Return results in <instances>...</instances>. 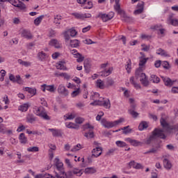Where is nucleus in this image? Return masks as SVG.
I'll return each mask as SVG.
<instances>
[{
  "label": "nucleus",
  "mask_w": 178,
  "mask_h": 178,
  "mask_svg": "<svg viewBox=\"0 0 178 178\" xmlns=\"http://www.w3.org/2000/svg\"><path fill=\"white\" fill-rule=\"evenodd\" d=\"M56 163L54 165V176L49 175L47 178H67V175L65 172V168H63V163L60 162L59 158L55 159Z\"/></svg>",
  "instance_id": "nucleus-1"
},
{
  "label": "nucleus",
  "mask_w": 178,
  "mask_h": 178,
  "mask_svg": "<svg viewBox=\"0 0 178 178\" xmlns=\"http://www.w3.org/2000/svg\"><path fill=\"white\" fill-rule=\"evenodd\" d=\"M165 131L163 129L156 128L152 132L151 136L146 140H143V143L147 145H149L152 141L156 140V138H161V140H165L166 138V135L163 134Z\"/></svg>",
  "instance_id": "nucleus-2"
},
{
  "label": "nucleus",
  "mask_w": 178,
  "mask_h": 178,
  "mask_svg": "<svg viewBox=\"0 0 178 178\" xmlns=\"http://www.w3.org/2000/svg\"><path fill=\"white\" fill-rule=\"evenodd\" d=\"M160 123L165 131L167 133H170V131L173 132L178 138V123L175 125H170L163 118H161Z\"/></svg>",
  "instance_id": "nucleus-3"
},
{
  "label": "nucleus",
  "mask_w": 178,
  "mask_h": 178,
  "mask_svg": "<svg viewBox=\"0 0 178 178\" xmlns=\"http://www.w3.org/2000/svg\"><path fill=\"white\" fill-rule=\"evenodd\" d=\"M102 154V147H96L92 150V155L88 158L89 163L92 162V158H98Z\"/></svg>",
  "instance_id": "nucleus-4"
},
{
  "label": "nucleus",
  "mask_w": 178,
  "mask_h": 178,
  "mask_svg": "<svg viewBox=\"0 0 178 178\" xmlns=\"http://www.w3.org/2000/svg\"><path fill=\"white\" fill-rule=\"evenodd\" d=\"M90 105H99L100 106H104L106 109H111V101L109 99L108 100H95L93 102L90 103Z\"/></svg>",
  "instance_id": "nucleus-5"
},
{
  "label": "nucleus",
  "mask_w": 178,
  "mask_h": 178,
  "mask_svg": "<svg viewBox=\"0 0 178 178\" xmlns=\"http://www.w3.org/2000/svg\"><path fill=\"white\" fill-rule=\"evenodd\" d=\"M114 16H115V13H110L108 14L100 13L97 16V17L102 19V22H109V20H112V19H113Z\"/></svg>",
  "instance_id": "nucleus-6"
},
{
  "label": "nucleus",
  "mask_w": 178,
  "mask_h": 178,
  "mask_svg": "<svg viewBox=\"0 0 178 178\" xmlns=\"http://www.w3.org/2000/svg\"><path fill=\"white\" fill-rule=\"evenodd\" d=\"M77 35V31L74 29H70L64 33V38L67 42L70 40V37H76Z\"/></svg>",
  "instance_id": "nucleus-7"
},
{
  "label": "nucleus",
  "mask_w": 178,
  "mask_h": 178,
  "mask_svg": "<svg viewBox=\"0 0 178 178\" xmlns=\"http://www.w3.org/2000/svg\"><path fill=\"white\" fill-rule=\"evenodd\" d=\"M57 91L58 94H60V95H63V97H67V95H69V90L66 89L63 84L58 86Z\"/></svg>",
  "instance_id": "nucleus-8"
},
{
  "label": "nucleus",
  "mask_w": 178,
  "mask_h": 178,
  "mask_svg": "<svg viewBox=\"0 0 178 178\" xmlns=\"http://www.w3.org/2000/svg\"><path fill=\"white\" fill-rule=\"evenodd\" d=\"M9 80H10V81H12L13 83H17V84H23V79H22L20 75H17L16 76H15V75L10 74Z\"/></svg>",
  "instance_id": "nucleus-9"
},
{
  "label": "nucleus",
  "mask_w": 178,
  "mask_h": 178,
  "mask_svg": "<svg viewBox=\"0 0 178 178\" xmlns=\"http://www.w3.org/2000/svg\"><path fill=\"white\" fill-rule=\"evenodd\" d=\"M42 88L43 92H45V91H49V92H55L56 90V88H55V85H47L43 84L42 85Z\"/></svg>",
  "instance_id": "nucleus-10"
},
{
  "label": "nucleus",
  "mask_w": 178,
  "mask_h": 178,
  "mask_svg": "<svg viewBox=\"0 0 178 178\" xmlns=\"http://www.w3.org/2000/svg\"><path fill=\"white\" fill-rule=\"evenodd\" d=\"M161 79H162L165 86H166V87H172V86H173V84H175V81H172L169 77L161 76Z\"/></svg>",
  "instance_id": "nucleus-11"
},
{
  "label": "nucleus",
  "mask_w": 178,
  "mask_h": 178,
  "mask_svg": "<svg viewBox=\"0 0 178 178\" xmlns=\"http://www.w3.org/2000/svg\"><path fill=\"white\" fill-rule=\"evenodd\" d=\"M115 2V5H114V9L116 13H118V15H120V16L125 12L124 10L120 9V0H114Z\"/></svg>",
  "instance_id": "nucleus-12"
},
{
  "label": "nucleus",
  "mask_w": 178,
  "mask_h": 178,
  "mask_svg": "<svg viewBox=\"0 0 178 178\" xmlns=\"http://www.w3.org/2000/svg\"><path fill=\"white\" fill-rule=\"evenodd\" d=\"M125 140L128 141V143H129L134 147H138V146L141 147L143 144V142L138 141L137 140L131 139L130 138H127Z\"/></svg>",
  "instance_id": "nucleus-13"
},
{
  "label": "nucleus",
  "mask_w": 178,
  "mask_h": 178,
  "mask_svg": "<svg viewBox=\"0 0 178 178\" xmlns=\"http://www.w3.org/2000/svg\"><path fill=\"white\" fill-rule=\"evenodd\" d=\"M21 35L22 37H24V38H26L27 40H31V38H33V35L31 34V32L26 29H24L22 31Z\"/></svg>",
  "instance_id": "nucleus-14"
},
{
  "label": "nucleus",
  "mask_w": 178,
  "mask_h": 178,
  "mask_svg": "<svg viewBox=\"0 0 178 178\" xmlns=\"http://www.w3.org/2000/svg\"><path fill=\"white\" fill-rule=\"evenodd\" d=\"M113 86H115V81L113 80V79H112L111 77L106 78V81H105L106 88H109L110 87H113Z\"/></svg>",
  "instance_id": "nucleus-15"
},
{
  "label": "nucleus",
  "mask_w": 178,
  "mask_h": 178,
  "mask_svg": "<svg viewBox=\"0 0 178 178\" xmlns=\"http://www.w3.org/2000/svg\"><path fill=\"white\" fill-rule=\"evenodd\" d=\"M121 17H122V20L124 22H126L127 23H131L134 19L131 17L127 16V14H126V11H124L122 15H121Z\"/></svg>",
  "instance_id": "nucleus-16"
},
{
  "label": "nucleus",
  "mask_w": 178,
  "mask_h": 178,
  "mask_svg": "<svg viewBox=\"0 0 178 178\" xmlns=\"http://www.w3.org/2000/svg\"><path fill=\"white\" fill-rule=\"evenodd\" d=\"M136 77L138 79V77H140L142 79L143 77H145V73L143 72V67H139L135 72Z\"/></svg>",
  "instance_id": "nucleus-17"
},
{
  "label": "nucleus",
  "mask_w": 178,
  "mask_h": 178,
  "mask_svg": "<svg viewBox=\"0 0 178 178\" xmlns=\"http://www.w3.org/2000/svg\"><path fill=\"white\" fill-rule=\"evenodd\" d=\"M163 163L165 169L167 170H170L172 169V163H170V161L168 159H164L163 160Z\"/></svg>",
  "instance_id": "nucleus-18"
},
{
  "label": "nucleus",
  "mask_w": 178,
  "mask_h": 178,
  "mask_svg": "<svg viewBox=\"0 0 178 178\" xmlns=\"http://www.w3.org/2000/svg\"><path fill=\"white\" fill-rule=\"evenodd\" d=\"M54 76L56 77H63L64 79H65V80H70V75H69V74L66 72H62L60 74L58 72H55Z\"/></svg>",
  "instance_id": "nucleus-19"
},
{
  "label": "nucleus",
  "mask_w": 178,
  "mask_h": 178,
  "mask_svg": "<svg viewBox=\"0 0 178 178\" xmlns=\"http://www.w3.org/2000/svg\"><path fill=\"white\" fill-rule=\"evenodd\" d=\"M168 22H170V24L172 26H175V27H177L178 26V19H173V14H170L168 17Z\"/></svg>",
  "instance_id": "nucleus-20"
},
{
  "label": "nucleus",
  "mask_w": 178,
  "mask_h": 178,
  "mask_svg": "<svg viewBox=\"0 0 178 178\" xmlns=\"http://www.w3.org/2000/svg\"><path fill=\"white\" fill-rule=\"evenodd\" d=\"M66 63L65 61H59L56 67L58 70H67V67H66V65H65Z\"/></svg>",
  "instance_id": "nucleus-21"
},
{
  "label": "nucleus",
  "mask_w": 178,
  "mask_h": 178,
  "mask_svg": "<svg viewBox=\"0 0 178 178\" xmlns=\"http://www.w3.org/2000/svg\"><path fill=\"white\" fill-rule=\"evenodd\" d=\"M70 45L72 48H77L80 47V40L75 39L70 40Z\"/></svg>",
  "instance_id": "nucleus-22"
},
{
  "label": "nucleus",
  "mask_w": 178,
  "mask_h": 178,
  "mask_svg": "<svg viewBox=\"0 0 178 178\" xmlns=\"http://www.w3.org/2000/svg\"><path fill=\"white\" fill-rule=\"evenodd\" d=\"M140 81L144 87H148V86H149V81H148V77L147 75H145V76L140 78Z\"/></svg>",
  "instance_id": "nucleus-23"
},
{
  "label": "nucleus",
  "mask_w": 178,
  "mask_h": 178,
  "mask_svg": "<svg viewBox=\"0 0 178 178\" xmlns=\"http://www.w3.org/2000/svg\"><path fill=\"white\" fill-rule=\"evenodd\" d=\"M156 54L157 55H161V56H164L165 58H170V55H169L168 52L161 48L156 50Z\"/></svg>",
  "instance_id": "nucleus-24"
},
{
  "label": "nucleus",
  "mask_w": 178,
  "mask_h": 178,
  "mask_svg": "<svg viewBox=\"0 0 178 178\" xmlns=\"http://www.w3.org/2000/svg\"><path fill=\"white\" fill-rule=\"evenodd\" d=\"M83 66L86 73H90V69H91V63H90V60H85L83 63Z\"/></svg>",
  "instance_id": "nucleus-25"
},
{
  "label": "nucleus",
  "mask_w": 178,
  "mask_h": 178,
  "mask_svg": "<svg viewBox=\"0 0 178 178\" xmlns=\"http://www.w3.org/2000/svg\"><path fill=\"white\" fill-rule=\"evenodd\" d=\"M49 44L51 45V47H54V48H57V49L60 48V44H59V42H58V40L56 39L51 40L49 42Z\"/></svg>",
  "instance_id": "nucleus-26"
},
{
  "label": "nucleus",
  "mask_w": 178,
  "mask_h": 178,
  "mask_svg": "<svg viewBox=\"0 0 178 178\" xmlns=\"http://www.w3.org/2000/svg\"><path fill=\"white\" fill-rule=\"evenodd\" d=\"M38 116L42 118V119H44V120H51V117H49V115H48V114L47 113V111H45V110L42 111L41 113L38 114Z\"/></svg>",
  "instance_id": "nucleus-27"
},
{
  "label": "nucleus",
  "mask_w": 178,
  "mask_h": 178,
  "mask_svg": "<svg viewBox=\"0 0 178 178\" xmlns=\"http://www.w3.org/2000/svg\"><path fill=\"white\" fill-rule=\"evenodd\" d=\"M145 129H148V123L145 121L141 122L138 126V130L143 131V130H145Z\"/></svg>",
  "instance_id": "nucleus-28"
},
{
  "label": "nucleus",
  "mask_w": 178,
  "mask_h": 178,
  "mask_svg": "<svg viewBox=\"0 0 178 178\" xmlns=\"http://www.w3.org/2000/svg\"><path fill=\"white\" fill-rule=\"evenodd\" d=\"M19 140L21 144H27V138L26 137L24 133H22L19 134Z\"/></svg>",
  "instance_id": "nucleus-29"
},
{
  "label": "nucleus",
  "mask_w": 178,
  "mask_h": 178,
  "mask_svg": "<svg viewBox=\"0 0 178 178\" xmlns=\"http://www.w3.org/2000/svg\"><path fill=\"white\" fill-rule=\"evenodd\" d=\"M49 131H51L52 136L54 137H60L62 136V133H60V131L58 129H49Z\"/></svg>",
  "instance_id": "nucleus-30"
},
{
  "label": "nucleus",
  "mask_w": 178,
  "mask_h": 178,
  "mask_svg": "<svg viewBox=\"0 0 178 178\" xmlns=\"http://www.w3.org/2000/svg\"><path fill=\"white\" fill-rule=\"evenodd\" d=\"M37 120V118L33 114H28L26 116V121L28 123H34Z\"/></svg>",
  "instance_id": "nucleus-31"
},
{
  "label": "nucleus",
  "mask_w": 178,
  "mask_h": 178,
  "mask_svg": "<svg viewBox=\"0 0 178 178\" xmlns=\"http://www.w3.org/2000/svg\"><path fill=\"white\" fill-rule=\"evenodd\" d=\"M96 86L98 87V88H100V90H104V88H105V83L101 79L97 80Z\"/></svg>",
  "instance_id": "nucleus-32"
},
{
  "label": "nucleus",
  "mask_w": 178,
  "mask_h": 178,
  "mask_svg": "<svg viewBox=\"0 0 178 178\" xmlns=\"http://www.w3.org/2000/svg\"><path fill=\"white\" fill-rule=\"evenodd\" d=\"M84 172L86 175H93V173H97V170L94 168H87L85 169Z\"/></svg>",
  "instance_id": "nucleus-33"
},
{
  "label": "nucleus",
  "mask_w": 178,
  "mask_h": 178,
  "mask_svg": "<svg viewBox=\"0 0 178 178\" xmlns=\"http://www.w3.org/2000/svg\"><path fill=\"white\" fill-rule=\"evenodd\" d=\"M149 81H152V83H158L159 81H161V79H159V77L156 76L155 74H152L150 76Z\"/></svg>",
  "instance_id": "nucleus-34"
},
{
  "label": "nucleus",
  "mask_w": 178,
  "mask_h": 178,
  "mask_svg": "<svg viewBox=\"0 0 178 178\" xmlns=\"http://www.w3.org/2000/svg\"><path fill=\"white\" fill-rule=\"evenodd\" d=\"M125 69L127 72V73L129 74V73H131V60L129 59L127 62V65H125Z\"/></svg>",
  "instance_id": "nucleus-35"
},
{
  "label": "nucleus",
  "mask_w": 178,
  "mask_h": 178,
  "mask_svg": "<svg viewBox=\"0 0 178 178\" xmlns=\"http://www.w3.org/2000/svg\"><path fill=\"white\" fill-rule=\"evenodd\" d=\"M121 130H122V134H130L132 131V129H130V126L124 127L121 128Z\"/></svg>",
  "instance_id": "nucleus-36"
},
{
  "label": "nucleus",
  "mask_w": 178,
  "mask_h": 178,
  "mask_svg": "<svg viewBox=\"0 0 178 178\" xmlns=\"http://www.w3.org/2000/svg\"><path fill=\"white\" fill-rule=\"evenodd\" d=\"M38 58L39 60L42 62V60H45V58H47V54H45L44 51H40L38 54Z\"/></svg>",
  "instance_id": "nucleus-37"
},
{
  "label": "nucleus",
  "mask_w": 178,
  "mask_h": 178,
  "mask_svg": "<svg viewBox=\"0 0 178 178\" xmlns=\"http://www.w3.org/2000/svg\"><path fill=\"white\" fill-rule=\"evenodd\" d=\"M148 59H149L148 58L140 57V61H139V67H143V66H144L145 63H147V62L148 61Z\"/></svg>",
  "instance_id": "nucleus-38"
},
{
  "label": "nucleus",
  "mask_w": 178,
  "mask_h": 178,
  "mask_svg": "<svg viewBox=\"0 0 178 178\" xmlns=\"http://www.w3.org/2000/svg\"><path fill=\"white\" fill-rule=\"evenodd\" d=\"M25 91L29 92V94H32L33 95H35V94H37L36 88L26 87Z\"/></svg>",
  "instance_id": "nucleus-39"
},
{
  "label": "nucleus",
  "mask_w": 178,
  "mask_h": 178,
  "mask_svg": "<svg viewBox=\"0 0 178 178\" xmlns=\"http://www.w3.org/2000/svg\"><path fill=\"white\" fill-rule=\"evenodd\" d=\"M128 112L129 115H132V117L136 119L138 118V115H140L137 111L133 110V109H129Z\"/></svg>",
  "instance_id": "nucleus-40"
},
{
  "label": "nucleus",
  "mask_w": 178,
  "mask_h": 178,
  "mask_svg": "<svg viewBox=\"0 0 178 178\" xmlns=\"http://www.w3.org/2000/svg\"><path fill=\"white\" fill-rule=\"evenodd\" d=\"M67 129H74L75 130H79L80 127L73 122H70L69 124L67 125Z\"/></svg>",
  "instance_id": "nucleus-41"
},
{
  "label": "nucleus",
  "mask_w": 178,
  "mask_h": 178,
  "mask_svg": "<svg viewBox=\"0 0 178 178\" xmlns=\"http://www.w3.org/2000/svg\"><path fill=\"white\" fill-rule=\"evenodd\" d=\"M18 63H19V65H22V66H25V67H29V66H31V63L29 61H23L22 59L18 60Z\"/></svg>",
  "instance_id": "nucleus-42"
},
{
  "label": "nucleus",
  "mask_w": 178,
  "mask_h": 178,
  "mask_svg": "<svg viewBox=\"0 0 178 178\" xmlns=\"http://www.w3.org/2000/svg\"><path fill=\"white\" fill-rule=\"evenodd\" d=\"M44 15H40L34 20V24L35 26H39L40 23L42 22V19H44Z\"/></svg>",
  "instance_id": "nucleus-43"
},
{
  "label": "nucleus",
  "mask_w": 178,
  "mask_h": 178,
  "mask_svg": "<svg viewBox=\"0 0 178 178\" xmlns=\"http://www.w3.org/2000/svg\"><path fill=\"white\" fill-rule=\"evenodd\" d=\"M29 110V104H24L23 105L20 106L19 108V111L21 112H27Z\"/></svg>",
  "instance_id": "nucleus-44"
},
{
  "label": "nucleus",
  "mask_w": 178,
  "mask_h": 178,
  "mask_svg": "<svg viewBox=\"0 0 178 178\" xmlns=\"http://www.w3.org/2000/svg\"><path fill=\"white\" fill-rule=\"evenodd\" d=\"M76 55L77 56H75V58H77L76 62H78V63H81V62L84 60V56L80 53H76Z\"/></svg>",
  "instance_id": "nucleus-45"
},
{
  "label": "nucleus",
  "mask_w": 178,
  "mask_h": 178,
  "mask_svg": "<svg viewBox=\"0 0 178 178\" xmlns=\"http://www.w3.org/2000/svg\"><path fill=\"white\" fill-rule=\"evenodd\" d=\"M72 172L74 175H76V176H79V177L83 175V170H79V168H74Z\"/></svg>",
  "instance_id": "nucleus-46"
},
{
  "label": "nucleus",
  "mask_w": 178,
  "mask_h": 178,
  "mask_svg": "<svg viewBox=\"0 0 178 178\" xmlns=\"http://www.w3.org/2000/svg\"><path fill=\"white\" fill-rule=\"evenodd\" d=\"M29 152H38L40 151V148L37 146L30 147L27 149Z\"/></svg>",
  "instance_id": "nucleus-47"
},
{
  "label": "nucleus",
  "mask_w": 178,
  "mask_h": 178,
  "mask_svg": "<svg viewBox=\"0 0 178 178\" xmlns=\"http://www.w3.org/2000/svg\"><path fill=\"white\" fill-rule=\"evenodd\" d=\"M161 66H163V67L166 70H169V69H170V64H169V62L168 61H163Z\"/></svg>",
  "instance_id": "nucleus-48"
},
{
  "label": "nucleus",
  "mask_w": 178,
  "mask_h": 178,
  "mask_svg": "<svg viewBox=\"0 0 178 178\" xmlns=\"http://www.w3.org/2000/svg\"><path fill=\"white\" fill-rule=\"evenodd\" d=\"M162 27H163L162 24H158L152 26L150 27V29H151L152 30H156V31H159L162 29Z\"/></svg>",
  "instance_id": "nucleus-49"
},
{
  "label": "nucleus",
  "mask_w": 178,
  "mask_h": 178,
  "mask_svg": "<svg viewBox=\"0 0 178 178\" xmlns=\"http://www.w3.org/2000/svg\"><path fill=\"white\" fill-rule=\"evenodd\" d=\"M84 137H86V138H94V131L86 132Z\"/></svg>",
  "instance_id": "nucleus-50"
},
{
  "label": "nucleus",
  "mask_w": 178,
  "mask_h": 178,
  "mask_svg": "<svg viewBox=\"0 0 178 178\" xmlns=\"http://www.w3.org/2000/svg\"><path fill=\"white\" fill-rule=\"evenodd\" d=\"M115 144L118 147H120V148H123V147H126V145H127V144H126L122 140L116 141Z\"/></svg>",
  "instance_id": "nucleus-51"
},
{
  "label": "nucleus",
  "mask_w": 178,
  "mask_h": 178,
  "mask_svg": "<svg viewBox=\"0 0 178 178\" xmlns=\"http://www.w3.org/2000/svg\"><path fill=\"white\" fill-rule=\"evenodd\" d=\"M18 2L19 3L17 5V8H19L21 10H24V9H26V4L20 1H18Z\"/></svg>",
  "instance_id": "nucleus-52"
},
{
  "label": "nucleus",
  "mask_w": 178,
  "mask_h": 178,
  "mask_svg": "<svg viewBox=\"0 0 178 178\" xmlns=\"http://www.w3.org/2000/svg\"><path fill=\"white\" fill-rule=\"evenodd\" d=\"M159 148H161V145H159L156 147H152L149 150V152H150V154H156Z\"/></svg>",
  "instance_id": "nucleus-53"
},
{
  "label": "nucleus",
  "mask_w": 178,
  "mask_h": 178,
  "mask_svg": "<svg viewBox=\"0 0 178 178\" xmlns=\"http://www.w3.org/2000/svg\"><path fill=\"white\" fill-rule=\"evenodd\" d=\"M104 127L106 129H112V127H115V124L112 122H106V123L104 124Z\"/></svg>",
  "instance_id": "nucleus-54"
},
{
  "label": "nucleus",
  "mask_w": 178,
  "mask_h": 178,
  "mask_svg": "<svg viewBox=\"0 0 178 178\" xmlns=\"http://www.w3.org/2000/svg\"><path fill=\"white\" fill-rule=\"evenodd\" d=\"M79 94H80V88H78L76 90H74L71 93V96L72 97V98H74L75 97H77V95H79Z\"/></svg>",
  "instance_id": "nucleus-55"
},
{
  "label": "nucleus",
  "mask_w": 178,
  "mask_h": 178,
  "mask_svg": "<svg viewBox=\"0 0 178 178\" xmlns=\"http://www.w3.org/2000/svg\"><path fill=\"white\" fill-rule=\"evenodd\" d=\"M80 149H81V145L77 144L71 149V151L72 152H76V151H80Z\"/></svg>",
  "instance_id": "nucleus-56"
},
{
  "label": "nucleus",
  "mask_w": 178,
  "mask_h": 178,
  "mask_svg": "<svg viewBox=\"0 0 178 178\" xmlns=\"http://www.w3.org/2000/svg\"><path fill=\"white\" fill-rule=\"evenodd\" d=\"M0 133L5 134L6 133V127L3 124L0 123Z\"/></svg>",
  "instance_id": "nucleus-57"
},
{
  "label": "nucleus",
  "mask_w": 178,
  "mask_h": 178,
  "mask_svg": "<svg viewBox=\"0 0 178 178\" xmlns=\"http://www.w3.org/2000/svg\"><path fill=\"white\" fill-rule=\"evenodd\" d=\"M60 20H62L60 16L58 17V15H56L54 17V23H55V24H60Z\"/></svg>",
  "instance_id": "nucleus-58"
},
{
  "label": "nucleus",
  "mask_w": 178,
  "mask_h": 178,
  "mask_svg": "<svg viewBox=\"0 0 178 178\" xmlns=\"http://www.w3.org/2000/svg\"><path fill=\"white\" fill-rule=\"evenodd\" d=\"M83 122H84V118L81 117H78L75 119V122L77 124H81L82 123H83Z\"/></svg>",
  "instance_id": "nucleus-59"
},
{
  "label": "nucleus",
  "mask_w": 178,
  "mask_h": 178,
  "mask_svg": "<svg viewBox=\"0 0 178 178\" xmlns=\"http://www.w3.org/2000/svg\"><path fill=\"white\" fill-rule=\"evenodd\" d=\"M0 73H1V76L0 77V81H3L5 80V76H6V71H5V70H1Z\"/></svg>",
  "instance_id": "nucleus-60"
},
{
  "label": "nucleus",
  "mask_w": 178,
  "mask_h": 178,
  "mask_svg": "<svg viewBox=\"0 0 178 178\" xmlns=\"http://www.w3.org/2000/svg\"><path fill=\"white\" fill-rule=\"evenodd\" d=\"M123 122H124V118H120L118 120L114 121V127L115 126H118V124H120V123H123Z\"/></svg>",
  "instance_id": "nucleus-61"
},
{
  "label": "nucleus",
  "mask_w": 178,
  "mask_h": 178,
  "mask_svg": "<svg viewBox=\"0 0 178 178\" xmlns=\"http://www.w3.org/2000/svg\"><path fill=\"white\" fill-rule=\"evenodd\" d=\"M83 130H87L88 129H90L91 130L94 129V126L87 123L83 126Z\"/></svg>",
  "instance_id": "nucleus-62"
},
{
  "label": "nucleus",
  "mask_w": 178,
  "mask_h": 178,
  "mask_svg": "<svg viewBox=\"0 0 178 178\" xmlns=\"http://www.w3.org/2000/svg\"><path fill=\"white\" fill-rule=\"evenodd\" d=\"M134 169H144V165H143L141 163H136V164L134 166Z\"/></svg>",
  "instance_id": "nucleus-63"
},
{
  "label": "nucleus",
  "mask_w": 178,
  "mask_h": 178,
  "mask_svg": "<svg viewBox=\"0 0 178 178\" xmlns=\"http://www.w3.org/2000/svg\"><path fill=\"white\" fill-rule=\"evenodd\" d=\"M67 175V178H73V177L74 176V172H73V170L72 171H68L67 173L66 174Z\"/></svg>",
  "instance_id": "nucleus-64"
}]
</instances>
